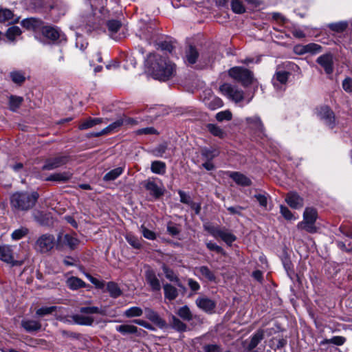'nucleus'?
<instances>
[{"instance_id":"c756f323","label":"nucleus","mask_w":352,"mask_h":352,"mask_svg":"<svg viewBox=\"0 0 352 352\" xmlns=\"http://www.w3.org/2000/svg\"><path fill=\"white\" fill-rule=\"evenodd\" d=\"M72 318L75 324L80 325L91 326L94 322V318L91 316L75 314L72 316Z\"/></svg>"},{"instance_id":"c9c22d12","label":"nucleus","mask_w":352,"mask_h":352,"mask_svg":"<svg viewBox=\"0 0 352 352\" xmlns=\"http://www.w3.org/2000/svg\"><path fill=\"white\" fill-rule=\"evenodd\" d=\"M107 26L108 28V30L110 36L116 39V38L113 37V34H116L122 26V23L120 21L118 20H109L107 23Z\"/></svg>"},{"instance_id":"5fc2aeb1","label":"nucleus","mask_w":352,"mask_h":352,"mask_svg":"<svg viewBox=\"0 0 352 352\" xmlns=\"http://www.w3.org/2000/svg\"><path fill=\"white\" fill-rule=\"evenodd\" d=\"M168 148V145L166 143H163L158 145L156 148H155L152 153L155 157H162L163 155L166 153Z\"/></svg>"},{"instance_id":"09e8293b","label":"nucleus","mask_w":352,"mask_h":352,"mask_svg":"<svg viewBox=\"0 0 352 352\" xmlns=\"http://www.w3.org/2000/svg\"><path fill=\"white\" fill-rule=\"evenodd\" d=\"M29 232V230L25 227H21L19 229L14 230L11 234L13 240L17 241L25 236Z\"/></svg>"},{"instance_id":"3c124183","label":"nucleus","mask_w":352,"mask_h":352,"mask_svg":"<svg viewBox=\"0 0 352 352\" xmlns=\"http://www.w3.org/2000/svg\"><path fill=\"white\" fill-rule=\"evenodd\" d=\"M21 34V29L17 26H12L9 28L6 32V36L10 41H14L16 36Z\"/></svg>"},{"instance_id":"8fccbe9b","label":"nucleus","mask_w":352,"mask_h":352,"mask_svg":"<svg viewBox=\"0 0 352 352\" xmlns=\"http://www.w3.org/2000/svg\"><path fill=\"white\" fill-rule=\"evenodd\" d=\"M56 306L43 307L38 309L36 311V315L39 317H43L47 315L52 314L54 311L57 310Z\"/></svg>"},{"instance_id":"338daca9","label":"nucleus","mask_w":352,"mask_h":352,"mask_svg":"<svg viewBox=\"0 0 352 352\" xmlns=\"http://www.w3.org/2000/svg\"><path fill=\"white\" fill-rule=\"evenodd\" d=\"M206 247L211 251H214L221 254L224 253L223 249L221 247L217 245L216 243L208 242L206 243Z\"/></svg>"},{"instance_id":"1a4fd4ad","label":"nucleus","mask_w":352,"mask_h":352,"mask_svg":"<svg viewBox=\"0 0 352 352\" xmlns=\"http://www.w3.org/2000/svg\"><path fill=\"white\" fill-rule=\"evenodd\" d=\"M316 62L324 68L327 74L333 72V58L331 54H326L319 56Z\"/></svg>"},{"instance_id":"dca6fc26","label":"nucleus","mask_w":352,"mask_h":352,"mask_svg":"<svg viewBox=\"0 0 352 352\" xmlns=\"http://www.w3.org/2000/svg\"><path fill=\"white\" fill-rule=\"evenodd\" d=\"M211 234L214 237H220L225 243L231 245L235 240L236 236L229 231L220 229H214L211 231Z\"/></svg>"},{"instance_id":"5701e85b","label":"nucleus","mask_w":352,"mask_h":352,"mask_svg":"<svg viewBox=\"0 0 352 352\" xmlns=\"http://www.w3.org/2000/svg\"><path fill=\"white\" fill-rule=\"evenodd\" d=\"M199 57V52L192 45H190L186 50L185 58L186 62L188 65H193L197 62Z\"/></svg>"},{"instance_id":"13d9d810","label":"nucleus","mask_w":352,"mask_h":352,"mask_svg":"<svg viewBox=\"0 0 352 352\" xmlns=\"http://www.w3.org/2000/svg\"><path fill=\"white\" fill-rule=\"evenodd\" d=\"M141 232L144 238L149 240H154L156 239V234L144 226H142L140 228Z\"/></svg>"},{"instance_id":"2f4dec72","label":"nucleus","mask_w":352,"mask_h":352,"mask_svg":"<svg viewBox=\"0 0 352 352\" xmlns=\"http://www.w3.org/2000/svg\"><path fill=\"white\" fill-rule=\"evenodd\" d=\"M170 325L178 332H184L187 329V325L173 315L170 317Z\"/></svg>"},{"instance_id":"0eeeda50","label":"nucleus","mask_w":352,"mask_h":352,"mask_svg":"<svg viewBox=\"0 0 352 352\" xmlns=\"http://www.w3.org/2000/svg\"><path fill=\"white\" fill-rule=\"evenodd\" d=\"M68 161L69 157L67 155H56L54 157L47 158L42 166V170H52L58 168L66 164Z\"/></svg>"},{"instance_id":"7ed1b4c3","label":"nucleus","mask_w":352,"mask_h":352,"mask_svg":"<svg viewBox=\"0 0 352 352\" xmlns=\"http://www.w3.org/2000/svg\"><path fill=\"white\" fill-rule=\"evenodd\" d=\"M55 246L59 249L61 245L59 243H56L54 235L46 233L37 238L34 244V249L37 252L45 254L52 250Z\"/></svg>"},{"instance_id":"bb28decb","label":"nucleus","mask_w":352,"mask_h":352,"mask_svg":"<svg viewBox=\"0 0 352 352\" xmlns=\"http://www.w3.org/2000/svg\"><path fill=\"white\" fill-rule=\"evenodd\" d=\"M195 270L204 278L210 282L216 281V276L207 266L203 265L195 268Z\"/></svg>"},{"instance_id":"6e6552de","label":"nucleus","mask_w":352,"mask_h":352,"mask_svg":"<svg viewBox=\"0 0 352 352\" xmlns=\"http://www.w3.org/2000/svg\"><path fill=\"white\" fill-rule=\"evenodd\" d=\"M221 91L236 102H241L243 99V91L233 87L230 84L225 83L220 87Z\"/></svg>"},{"instance_id":"c85d7f7f","label":"nucleus","mask_w":352,"mask_h":352,"mask_svg":"<svg viewBox=\"0 0 352 352\" xmlns=\"http://www.w3.org/2000/svg\"><path fill=\"white\" fill-rule=\"evenodd\" d=\"M220 152L214 148H203L201 151L202 157L206 161H212L219 155Z\"/></svg>"},{"instance_id":"58836bf2","label":"nucleus","mask_w":352,"mask_h":352,"mask_svg":"<svg viewBox=\"0 0 352 352\" xmlns=\"http://www.w3.org/2000/svg\"><path fill=\"white\" fill-rule=\"evenodd\" d=\"M246 121L252 129L261 132L263 131V124L259 117L254 116L251 118H248L246 119Z\"/></svg>"},{"instance_id":"a878e982","label":"nucleus","mask_w":352,"mask_h":352,"mask_svg":"<svg viewBox=\"0 0 352 352\" xmlns=\"http://www.w3.org/2000/svg\"><path fill=\"white\" fill-rule=\"evenodd\" d=\"M72 174L69 172L58 173L50 175L45 180L65 182L72 178Z\"/></svg>"},{"instance_id":"7c9ffc66","label":"nucleus","mask_w":352,"mask_h":352,"mask_svg":"<svg viewBox=\"0 0 352 352\" xmlns=\"http://www.w3.org/2000/svg\"><path fill=\"white\" fill-rule=\"evenodd\" d=\"M230 177L237 184L243 186H249L252 184L251 180L248 177L237 172L232 173Z\"/></svg>"},{"instance_id":"864d4df0","label":"nucleus","mask_w":352,"mask_h":352,"mask_svg":"<svg viewBox=\"0 0 352 352\" xmlns=\"http://www.w3.org/2000/svg\"><path fill=\"white\" fill-rule=\"evenodd\" d=\"M14 16L13 12L7 8L0 9V22L12 20Z\"/></svg>"},{"instance_id":"6e6d98bb","label":"nucleus","mask_w":352,"mask_h":352,"mask_svg":"<svg viewBox=\"0 0 352 352\" xmlns=\"http://www.w3.org/2000/svg\"><path fill=\"white\" fill-rule=\"evenodd\" d=\"M307 53L317 54L322 51V47L316 43H309L305 45Z\"/></svg>"},{"instance_id":"a18cd8bd","label":"nucleus","mask_w":352,"mask_h":352,"mask_svg":"<svg viewBox=\"0 0 352 352\" xmlns=\"http://www.w3.org/2000/svg\"><path fill=\"white\" fill-rule=\"evenodd\" d=\"M206 127L210 133L214 136L220 138H223L226 136V133L223 130L220 126L214 124H208Z\"/></svg>"},{"instance_id":"393cba45","label":"nucleus","mask_w":352,"mask_h":352,"mask_svg":"<svg viewBox=\"0 0 352 352\" xmlns=\"http://www.w3.org/2000/svg\"><path fill=\"white\" fill-rule=\"evenodd\" d=\"M21 326L28 332L37 331L41 329V324L33 320H22Z\"/></svg>"},{"instance_id":"f257e3e1","label":"nucleus","mask_w":352,"mask_h":352,"mask_svg":"<svg viewBox=\"0 0 352 352\" xmlns=\"http://www.w3.org/2000/svg\"><path fill=\"white\" fill-rule=\"evenodd\" d=\"M147 63L154 78L159 80H168L176 74V65L168 58L159 54H150L147 57Z\"/></svg>"},{"instance_id":"f704fd0d","label":"nucleus","mask_w":352,"mask_h":352,"mask_svg":"<svg viewBox=\"0 0 352 352\" xmlns=\"http://www.w3.org/2000/svg\"><path fill=\"white\" fill-rule=\"evenodd\" d=\"M166 166L162 161H154L151 163V170L152 173L158 175H164L166 173Z\"/></svg>"},{"instance_id":"4d7b16f0","label":"nucleus","mask_w":352,"mask_h":352,"mask_svg":"<svg viewBox=\"0 0 352 352\" xmlns=\"http://www.w3.org/2000/svg\"><path fill=\"white\" fill-rule=\"evenodd\" d=\"M80 312L82 314H102V311L98 307H82L80 308Z\"/></svg>"},{"instance_id":"b1692460","label":"nucleus","mask_w":352,"mask_h":352,"mask_svg":"<svg viewBox=\"0 0 352 352\" xmlns=\"http://www.w3.org/2000/svg\"><path fill=\"white\" fill-rule=\"evenodd\" d=\"M164 297L169 300H174L179 295L178 290L176 287L169 283L164 285L163 287Z\"/></svg>"},{"instance_id":"f8f14e48","label":"nucleus","mask_w":352,"mask_h":352,"mask_svg":"<svg viewBox=\"0 0 352 352\" xmlns=\"http://www.w3.org/2000/svg\"><path fill=\"white\" fill-rule=\"evenodd\" d=\"M116 329L122 335L135 334L138 336H142L146 334V332L144 330L139 329L136 326L133 324H121L117 326Z\"/></svg>"},{"instance_id":"a211bd4d","label":"nucleus","mask_w":352,"mask_h":352,"mask_svg":"<svg viewBox=\"0 0 352 352\" xmlns=\"http://www.w3.org/2000/svg\"><path fill=\"white\" fill-rule=\"evenodd\" d=\"M9 77L13 83L21 86L26 80V74L25 71L14 69L10 72Z\"/></svg>"},{"instance_id":"e433bc0d","label":"nucleus","mask_w":352,"mask_h":352,"mask_svg":"<svg viewBox=\"0 0 352 352\" xmlns=\"http://www.w3.org/2000/svg\"><path fill=\"white\" fill-rule=\"evenodd\" d=\"M349 24L347 21H342L328 24V28L333 32L342 33L346 30Z\"/></svg>"},{"instance_id":"423d86ee","label":"nucleus","mask_w":352,"mask_h":352,"mask_svg":"<svg viewBox=\"0 0 352 352\" xmlns=\"http://www.w3.org/2000/svg\"><path fill=\"white\" fill-rule=\"evenodd\" d=\"M315 113L329 128L333 129L336 126L335 114L329 107L321 106L317 107L315 109Z\"/></svg>"},{"instance_id":"37998d69","label":"nucleus","mask_w":352,"mask_h":352,"mask_svg":"<svg viewBox=\"0 0 352 352\" xmlns=\"http://www.w3.org/2000/svg\"><path fill=\"white\" fill-rule=\"evenodd\" d=\"M346 338L343 336H334L331 339H324L320 342L321 345L333 344L336 346H342L346 342Z\"/></svg>"},{"instance_id":"9b49d317","label":"nucleus","mask_w":352,"mask_h":352,"mask_svg":"<svg viewBox=\"0 0 352 352\" xmlns=\"http://www.w3.org/2000/svg\"><path fill=\"white\" fill-rule=\"evenodd\" d=\"M144 314L146 318L157 325L160 329H164L166 327V321L162 319L160 315L153 309L146 307L144 309Z\"/></svg>"},{"instance_id":"4be33fe9","label":"nucleus","mask_w":352,"mask_h":352,"mask_svg":"<svg viewBox=\"0 0 352 352\" xmlns=\"http://www.w3.org/2000/svg\"><path fill=\"white\" fill-rule=\"evenodd\" d=\"M63 239V243L67 245L71 250H74L79 244V240L73 235L66 234L63 236L60 234L58 236V241Z\"/></svg>"},{"instance_id":"e2e57ef3","label":"nucleus","mask_w":352,"mask_h":352,"mask_svg":"<svg viewBox=\"0 0 352 352\" xmlns=\"http://www.w3.org/2000/svg\"><path fill=\"white\" fill-rule=\"evenodd\" d=\"M159 46L162 50L168 52L169 53H171L174 49L173 43L169 41L161 42Z\"/></svg>"},{"instance_id":"4c0bfd02","label":"nucleus","mask_w":352,"mask_h":352,"mask_svg":"<svg viewBox=\"0 0 352 352\" xmlns=\"http://www.w3.org/2000/svg\"><path fill=\"white\" fill-rule=\"evenodd\" d=\"M102 122V118H89L82 122L78 126L80 130H85L93 127L95 125L99 124Z\"/></svg>"},{"instance_id":"774afa93","label":"nucleus","mask_w":352,"mask_h":352,"mask_svg":"<svg viewBox=\"0 0 352 352\" xmlns=\"http://www.w3.org/2000/svg\"><path fill=\"white\" fill-rule=\"evenodd\" d=\"M342 87L346 92H352V78H346L342 82Z\"/></svg>"},{"instance_id":"c03bdc74","label":"nucleus","mask_w":352,"mask_h":352,"mask_svg":"<svg viewBox=\"0 0 352 352\" xmlns=\"http://www.w3.org/2000/svg\"><path fill=\"white\" fill-rule=\"evenodd\" d=\"M177 314L183 320L186 321H190L192 319V314L187 305H184L180 307L177 311Z\"/></svg>"},{"instance_id":"20e7f679","label":"nucleus","mask_w":352,"mask_h":352,"mask_svg":"<svg viewBox=\"0 0 352 352\" xmlns=\"http://www.w3.org/2000/svg\"><path fill=\"white\" fill-rule=\"evenodd\" d=\"M228 75L244 87L252 84L254 74L252 72L243 67H233L228 70Z\"/></svg>"},{"instance_id":"f03ea898","label":"nucleus","mask_w":352,"mask_h":352,"mask_svg":"<svg viewBox=\"0 0 352 352\" xmlns=\"http://www.w3.org/2000/svg\"><path fill=\"white\" fill-rule=\"evenodd\" d=\"M38 198L36 192H16L10 198L11 208L14 212L28 211L35 206Z\"/></svg>"},{"instance_id":"4468645a","label":"nucleus","mask_w":352,"mask_h":352,"mask_svg":"<svg viewBox=\"0 0 352 352\" xmlns=\"http://www.w3.org/2000/svg\"><path fill=\"white\" fill-rule=\"evenodd\" d=\"M43 22L38 19L31 17L23 19L21 21V25L27 30L30 31H39L43 28Z\"/></svg>"},{"instance_id":"052dcab7","label":"nucleus","mask_w":352,"mask_h":352,"mask_svg":"<svg viewBox=\"0 0 352 352\" xmlns=\"http://www.w3.org/2000/svg\"><path fill=\"white\" fill-rule=\"evenodd\" d=\"M216 119L219 122L230 120L232 119V113L230 111H220L217 113Z\"/></svg>"},{"instance_id":"49530a36","label":"nucleus","mask_w":352,"mask_h":352,"mask_svg":"<svg viewBox=\"0 0 352 352\" xmlns=\"http://www.w3.org/2000/svg\"><path fill=\"white\" fill-rule=\"evenodd\" d=\"M143 310L139 307H132L125 310L124 315L126 318L138 317L142 316Z\"/></svg>"},{"instance_id":"9d476101","label":"nucleus","mask_w":352,"mask_h":352,"mask_svg":"<svg viewBox=\"0 0 352 352\" xmlns=\"http://www.w3.org/2000/svg\"><path fill=\"white\" fill-rule=\"evenodd\" d=\"M285 201L294 209H300L304 206V199L296 192H289L287 194Z\"/></svg>"},{"instance_id":"0e129e2a","label":"nucleus","mask_w":352,"mask_h":352,"mask_svg":"<svg viewBox=\"0 0 352 352\" xmlns=\"http://www.w3.org/2000/svg\"><path fill=\"white\" fill-rule=\"evenodd\" d=\"M178 194L180 197V201L183 204H186L190 205L192 201L190 199V197L185 192L182 190H179Z\"/></svg>"},{"instance_id":"cd10ccee","label":"nucleus","mask_w":352,"mask_h":352,"mask_svg":"<svg viewBox=\"0 0 352 352\" xmlns=\"http://www.w3.org/2000/svg\"><path fill=\"white\" fill-rule=\"evenodd\" d=\"M66 284L72 290H76L86 286V283L82 279L76 276L69 278L66 281Z\"/></svg>"},{"instance_id":"39448f33","label":"nucleus","mask_w":352,"mask_h":352,"mask_svg":"<svg viewBox=\"0 0 352 352\" xmlns=\"http://www.w3.org/2000/svg\"><path fill=\"white\" fill-rule=\"evenodd\" d=\"M317 219V211L314 208H306L303 213V221L298 223V229L305 230L307 232L314 233L317 229L315 222Z\"/></svg>"},{"instance_id":"2eb2a0df","label":"nucleus","mask_w":352,"mask_h":352,"mask_svg":"<svg viewBox=\"0 0 352 352\" xmlns=\"http://www.w3.org/2000/svg\"><path fill=\"white\" fill-rule=\"evenodd\" d=\"M195 303L199 309L206 312H212L216 307L215 302L206 296L197 298Z\"/></svg>"},{"instance_id":"f3484780","label":"nucleus","mask_w":352,"mask_h":352,"mask_svg":"<svg viewBox=\"0 0 352 352\" xmlns=\"http://www.w3.org/2000/svg\"><path fill=\"white\" fill-rule=\"evenodd\" d=\"M144 187L146 190L149 191L150 195L155 199H158L164 194V190L162 188L159 187L153 181H145Z\"/></svg>"},{"instance_id":"79ce46f5","label":"nucleus","mask_w":352,"mask_h":352,"mask_svg":"<svg viewBox=\"0 0 352 352\" xmlns=\"http://www.w3.org/2000/svg\"><path fill=\"white\" fill-rule=\"evenodd\" d=\"M23 101V97L11 96L9 99L10 109L12 111H16L21 105Z\"/></svg>"},{"instance_id":"680f3d73","label":"nucleus","mask_w":352,"mask_h":352,"mask_svg":"<svg viewBox=\"0 0 352 352\" xmlns=\"http://www.w3.org/2000/svg\"><path fill=\"white\" fill-rule=\"evenodd\" d=\"M87 278L90 280V282L94 284L97 288L102 289L104 286V283L103 281H100L97 278L93 277L89 274H85Z\"/></svg>"},{"instance_id":"bf43d9fd","label":"nucleus","mask_w":352,"mask_h":352,"mask_svg":"<svg viewBox=\"0 0 352 352\" xmlns=\"http://www.w3.org/2000/svg\"><path fill=\"white\" fill-rule=\"evenodd\" d=\"M280 212L281 214L284 217V218L287 220L291 221L296 219V217L286 206L281 205L280 207Z\"/></svg>"},{"instance_id":"69168bd1","label":"nucleus","mask_w":352,"mask_h":352,"mask_svg":"<svg viewBox=\"0 0 352 352\" xmlns=\"http://www.w3.org/2000/svg\"><path fill=\"white\" fill-rule=\"evenodd\" d=\"M60 334L65 338H71L74 339H78L80 337V334L72 331H69L66 330H60Z\"/></svg>"},{"instance_id":"603ef678","label":"nucleus","mask_w":352,"mask_h":352,"mask_svg":"<svg viewBox=\"0 0 352 352\" xmlns=\"http://www.w3.org/2000/svg\"><path fill=\"white\" fill-rule=\"evenodd\" d=\"M126 240L131 246L135 249H140L142 247V243L138 238L131 234H126Z\"/></svg>"},{"instance_id":"72a5a7b5","label":"nucleus","mask_w":352,"mask_h":352,"mask_svg":"<svg viewBox=\"0 0 352 352\" xmlns=\"http://www.w3.org/2000/svg\"><path fill=\"white\" fill-rule=\"evenodd\" d=\"M124 172V168L118 167L116 168L109 172L107 173L104 177L103 180L104 182H110L116 179L119 176H120Z\"/></svg>"},{"instance_id":"6ab92c4d","label":"nucleus","mask_w":352,"mask_h":352,"mask_svg":"<svg viewBox=\"0 0 352 352\" xmlns=\"http://www.w3.org/2000/svg\"><path fill=\"white\" fill-rule=\"evenodd\" d=\"M0 259L8 263L14 262L11 246L7 245H0Z\"/></svg>"},{"instance_id":"412c9836","label":"nucleus","mask_w":352,"mask_h":352,"mask_svg":"<svg viewBox=\"0 0 352 352\" xmlns=\"http://www.w3.org/2000/svg\"><path fill=\"white\" fill-rule=\"evenodd\" d=\"M264 338V330L258 329L250 338V341L247 346L248 351L253 350L258 343Z\"/></svg>"},{"instance_id":"aec40b11","label":"nucleus","mask_w":352,"mask_h":352,"mask_svg":"<svg viewBox=\"0 0 352 352\" xmlns=\"http://www.w3.org/2000/svg\"><path fill=\"white\" fill-rule=\"evenodd\" d=\"M43 35L48 39L55 41L58 39L60 36L59 31L52 26H43L41 28Z\"/></svg>"},{"instance_id":"ddd939ff","label":"nucleus","mask_w":352,"mask_h":352,"mask_svg":"<svg viewBox=\"0 0 352 352\" xmlns=\"http://www.w3.org/2000/svg\"><path fill=\"white\" fill-rule=\"evenodd\" d=\"M145 278L148 285L150 286L153 292H160L161 289V284L159 278L157 277L155 272L152 270H147L145 272Z\"/></svg>"},{"instance_id":"a19ab883","label":"nucleus","mask_w":352,"mask_h":352,"mask_svg":"<svg viewBox=\"0 0 352 352\" xmlns=\"http://www.w3.org/2000/svg\"><path fill=\"white\" fill-rule=\"evenodd\" d=\"M162 270L167 279H168L170 281L175 282L177 284V285H180V280L177 275L173 272V270L168 268L165 265H163Z\"/></svg>"},{"instance_id":"473e14b6","label":"nucleus","mask_w":352,"mask_h":352,"mask_svg":"<svg viewBox=\"0 0 352 352\" xmlns=\"http://www.w3.org/2000/svg\"><path fill=\"white\" fill-rule=\"evenodd\" d=\"M289 73L286 71L276 72L273 78V84L274 86H278V82L282 85L286 84L288 80Z\"/></svg>"},{"instance_id":"de8ad7c7","label":"nucleus","mask_w":352,"mask_h":352,"mask_svg":"<svg viewBox=\"0 0 352 352\" xmlns=\"http://www.w3.org/2000/svg\"><path fill=\"white\" fill-rule=\"evenodd\" d=\"M231 8L236 14H243L245 12V8L241 0H231Z\"/></svg>"},{"instance_id":"ea45409f","label":"nucleus","mask_w":352,"mask_h":352,"mask_svg":"<svg viewBox=\"0 0 352 352\" xmlns=\"http://www.w3.org/2000/svg\"><path fill=\"white\" fill-rule=\"evenodd\" d=\"M107 290L112 298H118L122 294V291L117 283L109 282L107 285Z\"/></svg>"}]
</instances>
